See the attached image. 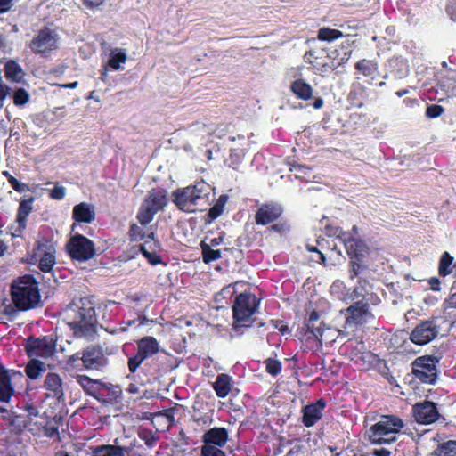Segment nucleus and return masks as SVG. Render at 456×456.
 Instances as JSON below:
<instances>
[{"label": "nucleus", "mask_w": 456, "mask_h": 456, "mask_svg": "<svg viewBox=\"0 0 456 456\" xmlns=\"http://www.w3.org/2000/svg\"><path fill=\"white\" fill-rule=\"evenodd\" d=\"M13 0H0V12H5L12 6Z\"/></svg>", "instance_id": "obj_55"}, {"label": "nucleus", "mask_w": 456, "mask_h": 456, "mask_svg": "<svg viewBox=\"0 0 456 456\" xmlns=\"http://www.w3.org/2000/svg\"><path fill=\"white\" fill-rule=\"evenodd\" d=\"M93 456H126L128 450L117 445H101L92 449Z\"/></svg>", "instance_id": "obj_25"}, {"label": "nucleus", "mask_w": 456, "mask_h": 456, "mask_svg": "<svg viewBox=\"0 0 456 456\" xmlns=\"http://www.w3.org/2000/svg\"><path fill=\"white\" fill-rule=\"evenodd\" d=\"M228 440V432L224 428H213L204 434L203 441L205 444L223 447Z\"/></svg>", "instance_id": "obj_21"}, {"label": "nucleus", "mask_w": 456, "mask_h": 456, "mask_svg": "<svg viewBox=\"0 0 456 456\" xmlns=\"http://www.w3.org/2000/svg\"><path fill=\"white\" fill-rule=\"evenodd\" d=\"M413 415L418 423L428 425L434 423L439 418V412L434 403L425 401L413 406Z\"/></svg>", "instance_id": "obj_14"}, {"label": "nucleus", "mask_w": 456, "mask_h": 456, "mask_svg": "<svg viewBox=\"0 0 456 456\" xmlns=\"http://www.w3.org/2000/svg\"><path fill=\"white\" fill-rule=\"evenodd\" d=\"M77 382L86 390V393L91 394L94 389L95 381L85 375H78Z\"/></svg>", "instance_id": "obj_41"}, {"label": "nucleus", "mask_w": 456, "mask_h": 456, "mask_svg": "<svg viewBox=\"0 0 456 456\" xmlns=\"http://www.w3.org/2000/svg\"><path fill=\"white\" fill-rule=\"evenodd\" d=\"M56 348V341L51 336H45L42 338H30L27 341L26 350L29 357L48 358L52 356Z\"/></svg>", "instance_id": "obj_12"}, {"label": "nucleus", "mask_w": 456, "mask_h": 456, "mask_svg": "<svg viewBox=\"0 0 456 456\" xmlns=\"http://www.w3.org/2000/svg\"><path fill=\"white\" fill-rule=\"evenodd\" d=\"M324 406L325 403L319 400L315 403L305 407L303 411V423L305 426H314L322 418Z\"/></svg>", "instance_id": "obj_20"}, {"label": "nucleus", "mask_w": 456, "mask_h": 456, "mask_svg": "<svg viewBox=\"0 0 456 456\" xmlns=\"http://www.w3.org/2000/svg\"><path fill=\"white\" fill-rule=\"evenodd\" d=\"M224 203V200L223 199V197H220L219 203L216 204L209 210V216L211 218L215 219L221 215V213L223 212Z\"/></svg>", "instance_id": "obj_45"}, {"label": "nucleus", "mask_w": 456, "mask_h": 456, "mask_svg": "<svg viewBox=\"0 0 456 456\" xmlns=\"http://www.w3.org/2000/svg\"><path fill=\"white\" fill-rule=\"evenodd\" d=\"M428 284L430 285V289L434 291L440 290V281L437 278H431L428 281Z\"/></svg>", "instance_id": "obj_56"}, {"label": "nucleus", "mask_w": 456, "mask_h": 456, "mask_svg": "<svg viewBox=\"0 0 456 456\" xmlns=\"http://www.w3.org/2000/svg\"><path fill=\"white\" fill-rule=\"evenodd\" d=\"M63 320L77 338L90 339L96 333L94 304L89 297L74 299L63 311Z\"/></svg>", "instance_id": "obj_1"}, {"label": "nucleus", "mask_w": 456, "mask_h": 456, "mask_svg": "<svg viewBox=\"0 0 456 456\" xmlns=\"http://www.w3.org/2000/svg\"><path fill=\"white\" fill-rule=\"evenodd\" d=\"M158 417L165 419L166 422L168 425H171L175 422L173 409L167 410L164 412H160L159 414H158Z\"/></svg>", "instance_id": "obj_50"}, {"label": "nucleus", "mask_w": 456, "mask_h": 456, "mask_svg": "<svg viewBox=\"0 0 456 456\" xmlns=\"http://www.w3.org/2000/svg\"><path fill=\"white\" fill-rule=\"evenodd\" d=\"M279 330H280V331H281L282 334H285V333L288 331L289 328H288V326H286V325H281V326L279 328Z\"/></svg>", "instance_id": "obj_64"}, {"label": "nucleus", "mask_w": 456, "mask_h": 456, "mask_svg": "<svg viewBox=\"0 0 456 456\" xmlns=\"http://www.w3.org/2000/svg\"><path fill=\"white\" fill-rule=\"evenodd\" d=\"M306 248H307L308 251H310V252L318 253L320 259H321V263L325 264L326 258H325L324 255L317 249V248H315L314 246H310V245H307Z\"/></svg>", "instance_id": "obj_57"}, {"label": "nucleus", "mask_w": 456, "mask_h": 456, "mask_svg": "<svg viewBox=\"0 0 456 456\" xmlns=\"http://www.w3.org/2000/svg\"><path fill=\"white\" fill-rule=\"evenodd\" d=\"M144 360L145 358L138 353L134 357L130 358L128 361V368L130 371L133 373L135 372Z\"/></svg>", "instance_id": "obj_43"}, {"label": "nucleus", "mask_w": 456, "mask_h": 456, "mask_svg": "<svg viewBox=\"0 0 456 456\" xmlns=\"http://www.w3.org/2000/svg\"><path fill=\"white\" fill-rule=\"evenodd\" d=\"M44 388L47 395L55 398L59 402L64 400L65 384L61 377L54 372H49L44 381Z\"/></svg>", "instance_id": "obj_16"}, {"label": "nucleus", "mask_w": 456, "mask_h": 456, "mask_svg": "<svg viewBox=\"0 0 456 456\" xmlns=\"http://www.w3.org/2000/svg\"><path fill=\"white\" fill-rule=\"evenodd\" d=\"M244 155V152L242 150H239V149H233L232 148L231 149V157H236L237 158V160H240Z\"/></svg>", "instance_id": "obj_58"}, {"label": "nucleus", "mask_w": 456, "mask_h": 456, "mask_svg": "<svg viewBox=\"0 0 456 456\" xmlns=\"http://www.w3.org/2000/svg\"><path fill=\"white\" fill-rule=\"evenodd\" d=\"M403 428V420L394 415L382 416L379 421L368 430L371 444H391L396 441L397 435Z\"/></svg>", "instance_id": "obj_5"}, {"label": "nucleus", "mask_w": 456, "mask_h": 456, "mask_svg": "<svg viewBox=\"0 0 456 456\" xmlns=\"http://www.w3.org/2000/svg\"><path fill=\"white\" fill-rule=\"evenodd\" d=\"M174 203L182 211L194 213L205 210L213 200L212 187L201 181L173 192Z\"/></svg>", "instance_id": "obj_2"}, {"label": "nucleus", "mask_w": 456, "mask_h": 456, "mask_svg": "<svg viewBox=\"0 0 456 456\" xmlns=\"http://www.w3.org/2000/svg\"><path fill=\"white\" fill-rule=\"evenodd\" d=\"M345 289L344 285L340 281H336L330 288L331 294L338 299L346 301L356 300L353 305L348 306L345 311L341 310L340 313L346 314L345 328H352L353 326L362 324L366 322L370 317L371 314L369 311L367 303H363L360 297V294L357 289H354L352 292L349 291L345 294L342 289Z\"/></svg>", "instance_id": "obj_3"}, {"label": "nucleus", "mask_w": 456, "mask_h": 456, "mask_svg": "<svg viewBox=\"0 0 456 456\" xmlns=\"http://www.w3.org/2000/svg\"><path fill=\"white\" fill-rule=\"evenodd\" d=\"M45 370V362L34 358H32L26 367V373L32 379H38L41 373Z\"/></svg>", "instance_id": "obj_32"}, {"label": "nucleus", "mask_w": 456, "mask_h": 456, "mask_svg": "<svg viewBox=\"0 0 456 456\" xmlns=\"http://www.w3.org/2000/svg\"><path fill=\"white\" fill-rule=\"evenodd\" d=\"M436 456H456V441H447L441 445L436 451Z\"/></svg>", "instance_id": "obj_37"}, {"label": "nucleus", "mask_w": 456, "mask_h": 456, "mask_svg": "<svg viewBox=\"0 0 456 456\" xmlns=\"http://www.w3.org/2000/svg\"><path fill=\"white\" fill-rule=\"evenodd\" d=\"M447 304L450 307L456 308V291L451 295V297L447 300Z\"/></svg>", "instance_id": "obj_59"}, {"label": "nucleus", "mask_w": 456, "mask_h": 456, "mask_svg": "<svg viewBox=\"0 0 456 456\" xmlns=\"http://www.w3.org/2000/svg\"><path fill=\"white\" fill-rule=\"evenodd\" d=\"M66 248L71 258L79 262L92 259L95 255L94 242L79 234L72 236Z\"/></svg>", "instance_id": "obj_9"}, {"label": "nucleus", "mask_w": 456, "mask_h": 456, "mask_svg": "<svg viewBox=\"0 0 456 456\" xmlns=\"http://www.w3.org/2000/svg\"><path fill=\"white\" fill-rule=\"evenodd\" d=\"M85 3L87 4L89 6H97L100 4L101 2L99 0H95V1L85 0Z\"/></svg>", "instance_id": "obj_62"}, {"label": "nucleus", "mask_w": 456, "mask_h": 456, "mask_svg": "<svg viewBox=\"0 0 456 456\" xmlns=\"http://www.w3.org/2000/svg\"><path fill=\"white\" fill-rule=\"evenodd\" d=\"M8 182L12 185V187L18 192H24L28 190V187L26 183L19 182L16 178L12 175H9Z\"/></svg>", "instance_id": "obj_44"}, {"label": "nucleus", "mask_w": 456, "mask_h": 456, "mask_svg": "<svg viewBox=\"0 0 456 456\" xmlns=\"http://www.w3.org/2000/svg\"><path fill=\"white\" fill-rule=\"evenodd\" d=\"M140 248L142 255L150 263L153 265L159 263L158 256L155 253V249L158 248V243L153 238V232L149 234L148 239L140 246Z\"/></svg>", "instance_id": "obj_26"}, {"label": "nucleus", "mask_w": 456, "mask_h": 456, "mask_svg": "<svg viewBox=\"0 0 456 456\" xmlns=\"http://www.w3.org/2000/svg\"><path fill=\"white\" fill-rule=\"evenodd\" d=\"M130 233L134 240H140L143 238V235L141 234L140 227L136 224H133L131 226Z\"/></svg>", "instance_id": "obj_52"}, {"label": "nucleus", "mask_w": 456, "mask_h": 456, "mask_svg": "<svg viewBox=\"0 0 456 456\" xmlns=\"http://www.w3.org/2000/svg\"><path fill=\"white\" fill-rule=\"evenodd\" d=\"M32 210V200H22L20 203L17 219L18 230L21 231L26 227L27 217Z\"/></svg>", "instance_id": "obj_29"}, {"label": "nucleus", "mask_w": 456, "mask_h": 456, "mask_svg": "<svg viewBox=\"0 0 456 456\" xmlns=\"http://www.w3.org/2000/svg\"><path fill=\"white\" fill-rule=\"evenodd\" d=\"M439 332V327L434 320H428L417 325L411 334V340L417 345H426L432 341Z\"/></svg>", "instance_id": "obj_13"}, {"label": "nucleus", "mask_w": 456, "mask_h": 456, "mask_svg": "<svg viewBox=\"0 0 456 456\" xmlns=\"http://www.w3.org/2000/svg\"><path fill=\"white\" fill-rule=\"evenodd\" d=\"M72 217L77 223H92L95 218L94 207L87 202H81L73 208Z\"/></svg>", "instance_id": "obj_19"}, {"label": "nucleus", "mask_w": 456, "mask_h": 456, "mask_svg": "<svg viewBox=\"0 0 456 456\" xmlns=\"http://www.w3.org/2000/svg\"><path fill=\"white\" fill-rule=\"evenodd\" d=\"M290 171L294 173L297 178L302 181L310 182L314 177L311 174V169L304 165L293 164Z\"/></svg>", "instance_id": "obj_34"}, {"label": "nucleus", "mask_w": 456, "mask_h": 456, "mask_svg": "<svg viewBox=\"0 0 456 456\" xmlns=\"http://www.w3.org/2000/svg\"><path fill=\"white\" fill-rule=\"evenodd\" d=\"M337 331L330 328H322L319 325L316 329L312 330V336L316 338L321 344L324 342H332L337 338Z\"/></svg>", "instance_id": "obj_31"}, {"label": "nucleus", "mask_w": 456, "mask_h": 456, "mask_svg": "<svg viewBox=\"0 0 456 456\" xmlns=\"http://www.w3.org/2000/svg\"><path fill=\"white\" fill-rule=\"evenodd\" d=\"M200 248L202 250V258L205 263H210L212 261H216L221 257V252L218 249H213L211 245L201 242Z\"/></svg>", "instance_id": "obj_33"}, {"label": "nucleus", "mask_w": 456, "mask_h": 456, "mask_svg": "<svg viewBox=\"0 0 456 456\" xmlns=\"http://www.w3.org/2000/svg\"><path fill=\"white\" fill-rule=\"evenodd\" d=\"M322 106H323V100L322 98L315 99V101L314 102V108L316 110H319V109L322 108Z\"/></svg>", "instance_id": "obj_61"}, {"label": "nucleus", "mask_w": 456, "mask_h": 456, "mask_svg": "<svg viewBox=\"0 0 456 456\" xmlns=\"http://www.w3.org/2000/svg\"><path fill=\"white\" fill-rule=\"evenodd\" d=\"M10 87L0 82V101H4L10 94Z\"/></svg>", "instance_id": "obj_54"}, {"label": "nucleus", "mask_w": 456, "mask_h": 456, "mask_svg": "<svg viewBox=\"0 0 456 456\" xmlns=\"http://www.w3.org/2000/svg\"><path fill=\"white\" fill-rule=\"evenodd\" d=\"M66 195V191L63 186H55L53 189L51 190L50 196L53 200H62Z\"/></svg>", "instance_id": "obj_46"}, {"label": "nucleus", "mask_w": 456, "mask_h": 456, "mask_svg": "<svg viewBox=\"0 0 456 456\" xmlns=\"http://www.w3.org/2000/svg\"><path fill=\"white\" fill-rule=\"evenodd\" d=\"M319 315L316 312H312L310 314L309 319L307 320L305 326L307 328V330L312 334V330L316 329L317 327L314 326V322L318 321Z\"/></svg>", "instance_id": "obj_47"}, {"label": "nucleus", "mask_w": 456, "mask_h": 456, "mask_svg": "<svg viewBox=\"0 0 456 456\" xmlns=\"http://www.w3.org/2000/svg\"><path fill=\"white\" fill-rule=\"evenodd\" d=\"M373 456H390L391 452L386 448L373 449L370 452Z\"/></svg>", "instance_id": "obj_53"}, {"label": "nucleus", "mask_w": 456, "mask_h": 456, "mask_svg": "<svg viewBox=\"0 0 456 456\" xmlns=\"http://www.w3.org/2000/svg\"><path fill=\"white\" fill-rule=\"evenodd\" d=\"M127 60L126 52L122 48H114L111 50L109 59V66L115 70L121 69V64Z\"/></svg>", "instance_id": "obj_30"}, {"label": "nucleus", "mask_w": 456, "mask_h": 456, "mask_svg": "<svg viewBox=\"0 0 456 456\" xmlns=\"http://www.w3.org/2000/svg\"><path fill=\"white\" fill-rule=\"evenodd\" d=\"M213 387L218 397H226L231 390V378L227 374H219Z\"/></svg>", "instance_id": "obj_28"}, {"label": "nucleus", "mask_w": 456, "mask_h": 456, "mask_svg": "<svg viewBox=\"0 0 456 456\" xmlns=\"http://www.w3.org/2000/svg\"><path fill=\"white\" fill-rule=\"evenodd\" d=\"M4 75L9 81L15 83H20L25 76L22 68L12 60L4 64Z\"/></svg>", "instance_id": "obj_27"}, {"label": "nucleus", "mask_w": 456, "mask_h": 456, "mask_svg": "<svg viewBox=\"0 0 456 456\" xmlns=\"http://www.w3.org/2000/svg\"><path fill=\"white\" fill-rule=\"evenodd\" d=\"M60 45V37L55 29L45 28L28 44L30 50L40 55H47L57 50Z\"/></svg>", "instance_id": "obj_7"}, {"label": "nucleus", "mask_w": 456, "mask_h": 456, "mask_svg": "<svg viewBox=\"0 0 456 456\" xmlns=\"http://www.w3.org/2000/svg\"><path fill=\"white\" fill-rule=\"evenodd\" d=\"M81 360L87 370H100L107 364V359L102 349L95 346L87 347Z\"/></svg>", "instance_id": "obj_17"}, {"label": "nucleus", "mask_w": 456, "mask_h": 456, "mask_svg": "<svg viewBox=\"0 0 456 456\" xmlns=\"http://www.w3.org/2000/svg\"><path fill=\"white\" fill-rule=\"evenodd\" d=\"M354 232H347L342 230L337 229L335 235L338 239L345 245L346 252L352 258L360 260L368 251L366 243L356 237L358 234V229L354 226L352 229Z\"/></svg>", "instance_id": "obj_11"}, {"label": "nucleus", "mask_w": 456, "mask_h": 456, "mask_svg": "<svg viewBox=\"0 0 456 456\" xmlns=\"http://www.w3.org/2000/svg\"><path fill=\"white\" fill-rule=\"evenodd\" d=\"M77 86H78V82H77V81L69 83V84H59L58 85V86H60V87L69 88V89H74V88L77 87Z\"/></svg>", "instance_id": "obj_60"}, {"label": "nucleus", "mask_w": 456, "mask_h": 456, "mask_svg": "<svg viewBox=\"0 0 456 456\" xmlns=\"http://www.w3.org/2000/svg\"><path fill=\"white\" fill-rule=\"evenodd\" d=\"M202 456H226L225 453L219 448L210 445L204 444L201 448Z\"/></svg>", "instance_id": "obj_42"}, {"label": "nucleus", "mask_w": 456, "mask_h": 456, "mask_svg": "<svg viewBox=\"0 0 456 456\" xmlns=\"http://www.w3.org/2000/svg\"><path fill=\"white\" fill-rule=\"evenodd\" d=\"M370 63L368 61H366L365 60L363 61H360L356 63L355 65V68L356 69L362 71L365 76H368V72H367V69H368V67H369Z\"/></svg>", "instance_id": "obj_51"}, {"label": "nucleus", "mask_w": 456, "mask_h": 456, "mask_svg": "<svg viewBox=\"0 0 456 456\" xmlns=\"http://www.w3.org/2000/svg\"><path fill=\"white\" fill-rule=\"evenodd\" d=\"M290 90L299 99L307 101L313 97L314 89L305 80L298 78L290 84Z\"/></svg>", "instance_id": "obj_23"}, {"label": "nucleus", "mask_w": 456, "mask_h": 456, "mask_svg": "<svg viewBox=\"0 0 456 456\" xmlns=\"http://www.w3.org/2000/svg\"><path fill=\"white\" fill-rule=\"evenodd\" d=\"M443 112V108L438 105H432L427 109V115L430 118H437Z\"/></svg>", "instance_id": "obj_48"}, {"label": "nucleus", "mask_w": 456, "mask_h": 456, "mask_svg": "<svg viewBox=\"0 0 456 456\" xmlns=\"http://www.w3.org/2000/svg\"><path fill=\"white\" fill-rule=\"evenodd\" d=\"M6 249V247L4 244L0 240V256H4V251Z\"/></svg>", "instance_id": "obj_63"}, {"label": "nucleus", "mask_w": 456, "mask_h": 456, "mask_svg": "<svg viewBox=\"0 0 456 456\" xmlns=\"http://www.w3.org/2000/svg\"><path fill=\"white\" fill-rule=\"evenodd\" d=\"M439 358L435 355H424L418 357L412 362V373L414 377L423 383L434 384L437 379V363Z\"/></svg>", "instance_id": "obj_8"}, {"label": "nucleus", "mask_w": 456, "mask_h": 456, "mask_svg": "<svg viewBox=\"0 0 456 456\" xmlns=\"http://www.w3.org/2000/svg\"><path fill=\"white\" fill-rule=\"evenodd\" d=\"M10 371L0 365V401L7 403L13 395Z\"/></svg>", "instance_id": "obj_22"}, {"label": "nucleus", "mask_w": 456, "mask_h": 456, "mask_svg": "<svg viewBox=\"0 0 456 456\" xmlns=\"http://www.w3.org/2000/svg\"><path fill=\"white\" fill-rule=\"evenodd\" d=\"M30 95L23 88H19L14 91L13 94V103L16 106H24L26 103L29 102Z\"/></svg>", "instance_id": "obj_39"}, {"label": "nucleus", "mask_w": 456, "mask_h": 456, "mask_svg": "<svg viewBox=\"0 0 456 456\" xmlns=\"http://www.w3.org/2000/svg\"><path fill=\"white\" fill-rule=\"evenodd\" d=\"M259 305L257 297L251 294H240L235 298L232 312L233 318L237 323L248 321L249 318L256 312Z\"/></svg>", "instance_id": "obj_10"}, {"label": "nucleus", "mask_w": 456, "mask_h": 456, "mask_svg": "<svg viewBox=\"0 0 456 456\" xmlns=\"http://www.w3.org/2000/svg\"><path fill=\"white\" fill-rule=\"evenodd\" d=\"M282 212V208L277 204H269L259 208L256 215V222L265 225L277 219Z\"/></svg>", "instance_id": "obj_18"}, {"label": "nucleus", "mask_w": 456, "mask_h": 456, "mask_svg": "<svg viewBox=\"0 0 456 456\" xmlns=\"http://www.w3.org/2000/svg\"><path fill=\"white\" fill-rule=\"evenodd\" d=\"M343 37V33L338 29L330 28H322L318 31V39L322 41L332 42Z\"/></svg>", "instance_id": "obj_35"}, {"label": "nucleus", "mask_w": 456, "mask_h": 456, "mask_svg": "<svg viewBox=\"0 0 456 456\" xmlns=\"http://www.w3.org/2000/svg\"><path fill=\"white\" fill-rule=\"evenodd\" d=\"M159 350V345L157 339L153 337H144L138 342V354L143 358H148Z\"/></svg>", "instance_id": "obj_24"}, {"label": "nucleus", "mask_w": 456, "mask_h": 456, "mask_svg": "<svg viewBox=\"0 0 456 456\" xmlns=\"http://www.w3.org/2000/svg\"><path fill=\"white\" fill-rule=\"evenodd\" d=\"M167 203L166 192L162 190H151L142 201L137 219L142 225L150 224L154 216L162 210Z\"/></svg>", "instance_id": "obj_6"}, {"label": "nucleus", "mask_w": 456, "mask_h": 456, "mask_svg": "<svg viewBox=\"0 0 456 456\" xmlns=\"http://www.w3.org/2000/svg\"><path fill=\"white\" fill-rule=\"evenodd\" d=\"M265 363L267 372L272 376H277L281 370V363L277 359L268 358Z\"/></svg>", "instance_id": "obj_40"}, {"label": "nucleus", "mask_w": 456, "mask_h": 456, "mask_svg": "<svg viewBox=\"0 0 456 456\" xmlns=\"http://www.w3.org/2000/svg\"><path fill=\"white\" fill-rule=\"evenodd\" d=\"M13 304L21 311L36 307L40 302L38 283L30 275L15 280L11 287Z\"/></svg>", "instance_id": "obj_4"}, {"label": "nucleus", "mask_w": 456, "mask_h": 456, "mask_svg": "<svg viewBox=\"0 0 456 456\" xmlns=\"http://www.w3.org/2000/svg\"><path fill=\"white\" fill-rule=\"evenodd\" d=\"M19 311L20 310L16 307L12 300L10 301L7 298L0 300V314H4L9 318H13L17 316Z\"/></svg>", "instance_id": "obj_36"}, {"label": "nucleus", "mask_w": 456, "mask_h": 456, "mask_svg": "<svg viewBox=\"0 0 456 456\" xmlns=\"http://www.w3.org/2000/svg\"><path fill=\"white\" fill-rule=\"evenodd\" d=\"M360 262H361V259L357 260L355 258H354V260H353L351 262V269H350L351 278L355 277L360 273V271L362 269V264Z\"/></svg>", "instance_id": "obj_49"}, {"label": "nucleus", "mask_w": 456, "mask_h": 456, "mask_svg": "<svg viewBox=\"0 0 456 456\" xmlns=\"http://www.w3.org/2000/svg\"><path fill=\"white\" fill-rule=\"evenodd\" d=\"M36 256L39 259V268L46 273L49 272L55 264V249L49 241H41L36 249Z\"/></svg>", "instance_id": "obj_15"}, {"label": "nucleus", "mask_w": 456, "mask_h": 456, "mask_svg": "<svg viewBox=\"0 0 456 456\" xmlns=\"http://www.w3.org/2000/svg\"><path fill=\"white\" fill-rule=\"evenodd\" d=\"M453 258L447 253H444L440 260L439 273L440 274L446 276L450 274L453 270Z\"/></svg>", "instance_id": "obj_38"}]
</instances>
